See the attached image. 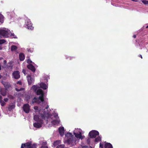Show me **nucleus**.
Wrapping results in <instances>:
<instances>
[{
	"mask_svg": "<svg viewBox=\"0 0 148 148\" xmlns=\"http://www.w3.org/2000/svg\"><path fill=\"white\" fill-rule=\"evenodd\" d=\"M44 95H41L38 97H34L32 99L31 104H34V103L39 104L41 102H43L44 101Z\"/></svg>",
	"mask_w": 148,
	"mask_h": 148,
	"instance_id": "1",
	"label": "nucleus"
},
{
	"mask_svg": "<svg viewBox=\"0 0 148 148\" xmlns=\"http://www.w3.org/2000/svg\"><path fill=\"white\" fill-rule=\"evenodd\" d=\"M47 114H46L45 112H44L43 114H40V117L41 118V119L39 118L40 116L38 115H35L34 117V120L37 122L39 121L40 120H43V119H45L46 118L47 119L48 118L47 116Z\"/></svg>",
	"mask_w": 148,
	"mask_h": 148,
	"instance_id": "2",
	"label": "nucleus"
},
{
	"mask_svg": "<svg viewBox=\"0 0 148 148\" xmlns=\"http://www.w3.org/2000/svg\"><path fill=\"white\" fill-rule=\"evenodd\" d=\"M36 144L34 143L32 144V142L29 141L25 143L22 144L21 148H36Z\"/></svg>",
	"mask_w": 148,
	"mask_h": 148,
	"instance_id": "3",
	"label": "nucleus"
},
{
	"mask_svg": "<svg viewBox=\"0 0 148 148\" xmlns=\"http://www.w3.org/2000/svg\"><path fill=\"white\" fill-rule=\"evenodd\" d=\"M10 30H6V29H0V36H2L5 38H8L10 35L9 32Z\"/></svg>",
	"mask_w": 148,
	"mask_h": 148,
	"instance_id": "4",
	"label": "nucleus"
},
{
	"mask_svg": "<svg viewBox=\"0 0 148 148\" xmlns=\"http://www.w3.org/2000/svg\"><path fill=\"white\" fill-rule=\"evenodd\" d=\"M66 136V137H69L70 138H69L67 139L66 140V142L68 144H71V146H73L72 143L73 142V140L72 138V137H73V135L71 133L69 132L67 133L65 135Z\"/></svg>",
	"mask_w": 148,
	"mask_h": 148,
	"instance_id": "5",
	"label": "nucleus"
},
{
	"mask_svg": "<svg viewBox=\"0 0 148 148\" xmlns=\"http://www.w3.org/2000/svg\"><path fill=\"white\" fill-rule=\"evenodd\" d=\"M99 134V132L97 131L93 130L89 132L88 135L90 138H95Z\"/></svg>",
	"mask_w": 148,
	"mask_h": 148,
	"instance_id": "6",
	"label": "nucleus"
},
{
	"mask_svg": "<svg viewBox=\"0 0 148 148\" xmlns=\"http://www.w3.org/2000/svg\"><path fill=\"white\" fill-rule=\"evenodd\" d=\"M26 27L28 29L31 30L33 29L34 27L32 26V23L30 19H28L26 23Z\"/></svg>",
	"mask_w": 148,
	"mask_h": 148,
	"instance_id": "7",
	"label": "nucleus"
},
{
	"mask_svg": "<svg viewBox=\"0 0 148 148\" xmlns=\"http://www.w3.org/2000/svg\"><path fill=\"white\" fill-rule=\"evenodd\" d=\"M23 109L24 111L26 113H29L30 110V106L27 103L25 104L23 106Z\"/></svg>",
	"mask_w": 148,
	"mask_h": 148,
	"instance_id": "8",
	"label": "nucleus"
},
{
	"mask_svg": "<svg viewBox=\"0 0 148 148\" xmlns=\"http://www.w3.org/2000/svg\"><path fill=\"white\" fill-rule=\"evenodd\" d=\"M43 123V120H40L39 121L33 124L34 126L36 128H40L42 127V125Z\"/></svg>",
	"mask_w": 148,
	"mask_h": 148,
	"instance_id": "9",
	"label": "nucleus"
},
{
	"mask_svg": "<svg viewBox=\"0 0 148 148\" xmlns=\"http://www.w3.org/2000/svg\"><path fill=\"white\" fill-rule=\"evenodd\" d=\"M13 77L16 79L19 78L20 77V72L18 71H14L12 73Z\"/></svg>",
	"mask_w": 148,
	"mask_h": 148,
	"instance_id": "10",
	"label": "nucleus"
},
{
	"mask_svg": "<svg viewBox=\"0 0 148 148\" xmlns=\"http://www.w3.org/2000/svg\"><path fill=\"white\" fill-rule=\"evenodd\" d=\"M27 68L29 69L32 71L33 72H34L36 71L35 67L32 64H29L27 65Z\"/></svg>",
	"mask_w": 148,
	"mask_h": 148,
	"instance_id": "11",
	"label": "nucleus"
},
{
	"mask_svg": "<svg viewBox=\"0 0 148 148\" xmlns=\"http://www.w3.org/2000/svg\"><path fill=\"white\" fill-rule=\"evenodd\" d=\"M59 134L61 136H63L64 133V127H59Z\"/></svg>",
	"mask_w": 148,
	"mask_h": 148,
	"instance_id": "12",
	"label": "nucleus"
},
{
	"mask_svg": "<svg viewBox=\"0 0 148 148\" xmlns=\"http://www.w3.org/2000/svg\"><path fill=\"white\" fill-rule=\"evenodd\" d=\"M27 81L29 84L31 85L33 82V79L31 77L30 75H28L27 77Z\"/></svg>",
	"mask_w": 148,
	"mask_h": 148,
	"instance_id": "13",
	"label": "nucleus"
},
{
	"mask_svg": "<svg viewBox=\"0 0 148 148\" xmlns=\"http://www.w3.org/2000/svg\"><path fill=\"white\" fill-rule=\"evenodd\" d=\"M25 58V55L23 53H21L19 54V59L20 61L24 60Z\"/></svg>",
	"mask_w": 148,
	"mask_h": 148,
	"instance_id": "14",
	"label": "nucleus"
},
{
	"mask_svg": "<svg viewBox=\"0 0 148 148\" xmlns=\"http://www.w3.org/2000/svg\"><path fill=\"white\" fill-rule=\"evenodd\" d=\"M36 94L37 95H44V93L42 90L41 89H38L36 91Z\"/></svg>",
	"mask_w": 148,
	"mask_h": 148,
	"instance_id": "15",
	"label": "nucleus"
},
{
	"mask_svg": "<svg viewBox=\"0 0 148 148\" xmlns=\"http://www.w3.org/2000/svg\"><path fill=\"white\" fill-rule=\"evenodd\" d=\"M105 148H113L112 145L110 143H106L104 145Z\"/></svg>",
	"mask_w": 148,
	"mask_h": 148,
	"instance_id": "16",
	"label": "nucleus"
},
{
	"mask_svg": "<svg viewBox=\"0 0 148 148\" xmlns=\"http://www.w3.org/2000/svg\"><path fill=\"white\" fill-rule=\"evenodd\" d=\"M40 87L43 89L44 90L46 89L47 88V85L44 83H42L40 84Z\"/></svg>",
	"mask_w": 148,
	"mask_h": 148,
	"instance_id": "17",
	"label": "nucleus"
},
{
	"mask_svg": "<svg viewBox=\"0 0 148 148\" xmlns=\"http://www.w3.org/2000/svg\"><path fill=\"white\" fill-rule=\"evenodd\" d=\"M18 49L17 47L14 45H12L11 48V50L12 51H15Z\"/></svg>",
	"mask_w": 148,
	"mask_h": 148,
	"instance_id": "18",
	"label": "nucleus"
},
{
	"mask_svg": "<svg viewBox=\"0 0 148 148\" xmlns=\"http://www.w3.org/2000/svg\"><path fill=\"white\" fill-rule=\"evenodd\" d=\"M4 17L0 13V23L1 24L3 23L4 21Z\"/></svg>",
	"mask_w": 148,
	"mask_h": 148,
	"instance_id": "19",
	"label": "nucleus"
},
{
	"mask_svg": "<svg viewBox=\"0 0 148 148\" xmlns=\"http://www.w3.org/2000/svg\"><path fill=\"white\" fill-rule=\"evenodd\" d=\"M74 135L75 137L77 138H81L82 137V134L81 133L78 134L77 133H74Z\"/></svg>",
	"mask_w": 148,
	"mask_h": 148,
	"instance_id": "20",
	"label": "nucleus"
},
{
	"mask_svg": "<svg viewBox=\"0 0 148 148\" xmlns=\"http://www.w3.org/2000/svg\"><path fill=\"white\" fill-rule=\"evenodd\" d=\"M101 137L99 136H98L95 139V141L96 143H97L101 141Z\"/></svg>",
	"mask_w": 148,
	"mask_h": 148,
	"instance_id": "21",
	"label": "nucleus"
},
{
	"mask_svg": "<svg viewBox=\"0 0 148 148\" xmlns=\"http://www.w3.org/2000/svg\"><path fill=\"white\" fill-rule=\"evenodd\" d=\"M15 106L14 105H10L8 107V110L9 111H10L12 109L14 108Z\"/></svg>",
	"mask_w": 148,
	"mask_h": 148,
	"instance_id": "22",
	"label": "nucleus"
},
{
	"mask_svg": "<svg viewBox=\"0 0 148 148\" xmlns=\"http://www.w3.org/2000/svg\"><path fill=\"white\" fill-rule=\"evenodd\" d=\"M54 125H56V124H58L59 123V122L58 121V120H53L51 122Z\"/></svg>",
	"mask_w": 148,
	"mask_h": 148,
	"instance_id": "23",
	"label": "nucleus"
},
{
	"mask_svg": "<svg viewBox=\"0 0 148 148\" xmlns=\"http://www.w3.org/2000/svg\"><path fill=\"white\" fill-rule=\"evenodd\" d=\"M3 84L4 87L5 88H9L10 86V84H8V82H5Z\"/></svg>",
	"mask_w": 148,
	"mask_h": 148,
	"instance_id": "24",
	"label": "nucleus"
},
{
	"mask_svg": "<svg viewBox=\"0 0 148 148\" xmlns=\"http://www.w3.org/2000/svg\"><path fill=\"white\" fill-rule=\"evenodd\" d=\"M60 142L59 141H55L53 143V145L54 147L56 146L57 145H58Z\"/></svg>",
	"mask_w": 148,
	"mask_h": 148,
	"instance_id": "25",
	"label": "nucleus"
},
{
	"mask_svg": "<svg viewBox=\"0 0 148 148\" xmlns=\"http://www.w3.org/2000/svg\"><path fill=\"white\" fill-rule=\"evenodd\" d=\"M142 2L145 5H148V1L141 0Z\"/></svg>",
	"mask_w": 148,
	"mask_h": 148,
	"instance_id": "26",
	"label": "nucleus"
},
{
	"mask_svg": "<svg viewBox=\"0 0 148 148\" xmlns=\"http://www.w3.org/2000/svg\"><path fill=\"white\" fill-rule=\"evenodd\" d=\"M1 105L2 106H3L5 104V103L2 100H1L0 101Z\"/></svg>",
	"mask_w": 148,
	"mask_h": 148,
	"instance_id": "27",
	"label": "nucleus"
},
{
	"mask_svg": "<svg viewBox=\"0 0 148 148\" xmlns=\"http://www.w3.org/2000/svg\"><path fill=\"white\" fill-rule=\"evenodd\" d=\"M6 40L4 39L0 40V45H1L6 42Z\"/></svg>",
	"mask_w": 148,
	"mask_h": 148,
	"instance_id": "28",
	"label": "nucleus"
},
{
	"mask_svg": "<svg viewBox=\"0 0 148 148\" xmlns=\"http://www.w3.org/2000/svg\"><path fill=\"white\" fill-rule=\"evenodd\" d=\"M64 145H60L58 146L56 148H64Z\"/></svg>",
	"mask_w": 148,
	"mask_h": 148,
	"instance_id": "29",
	"label": "nucleus"
},
{
	"mask_svg": "<svg viewBox=\"0 0 148 148\" xmlns=\"http://www.w3.org/2000/svg\"><path fill=\"white\" fill-rule=\"evenodd\" d=\"M1 94L3 96H5L6 95V92L4 91L2 92H1Z\"/></svg>",
	"mask_w": 148,
	"mask_h": 148,
	"instance_id": "30",
	"label": "nucleus"
},
{
	"mask_svg": "<svg viewBox=\"0 0 148 148\" xmlns=\"http://www.w3.org/2000/svg\"><path fill=\"white\" fill-rule=\"evenodd\" d=\"M27 62L28 63L31 64H30L32 62L30 59H28L27 60Z\"/></svg>",
	"mask_w": 148,
	"mask_h": 148,
	"instance_id": "31",
	"label": "nucleus"
},
{
	"mask_svg": "<svg viewBox=\"0 0 148 148\" xmlns=\"http://www.w3.org/2000/svg\"><path fill=\"white\" fill-rule=\"evenodd\" d=\"M16 84H19L20 85H21L22 84V82L20 81L17 82H16Z\"/></svg>",
	"mask_w": 148,
	"mask_h": 148,
	"instance_id": "32",
	"label": "nucleus"
},
{
	"mask_svg": "<svg viewBox=\"0 0 148 148\" xmlns=\"http://www.w3.org/2000/svg\"><path fill=\"white\" fill-rule=\"evenodd\" d=\"M23 88H21L20 89H18L17 88H16V90L17 91H20L23 90Z\"/></svg>",
	"mask_w": 148,
	"mask_h": 148,
	"instance_id": "33",
	"label": "nucleus"
},
{
	"mask_svg": "<svg viewBox=\"0 0 148 148\" xmlns=\"http://www.w3.org/2000/svg\"><path fill=\"white\" fill-rule=\"evenodd\" d=\"M22 72L25 74V75L26 74V70L25 69H23L22 70Z\"/></svg>",
	"mask_w": 148,
	"mask_h": 148,
	"instance_id": "34",
	"label": "nucleus"
},
{
	"mask_svg": "<svg viewBox=\"0 0 148 148\" xmlns=\"http://www.w3.org/2000/svg\"><path fill=\"white\" fill-rule=\"evenodd\" d=\"M3 63L5 65H7V61L6 60H4Z\"/></svg>",
	"mask_w": 148,
	"mask_h": 148,
	"instance_id": "35",
	"label": "nucleus"
},
{
	"mask_svg": "<svg viewBox=\"0 0 148 148\" xmlns=\"http://www.w3.org/2000/svg\"><path fill=\"white\" fill-rule=\"evenodd\" d=\"M34 109L36 110H37L38 109V107L37 106H35L34 107Z\"/></svg>",
	"mask_w": 148,
	"mask_h": 148,
	"instance_id": "36",
	"label": "nucleus"
},
{
	"mask_svg": "<svg viewBox=\"0 0 148 148\" xmlns=\"http://www.w3.org/2000/svg\"><path fill=\"white\" fill-rule=\"evenodd\" d=\"M9 99L8 98H4V100L5 102H7L8 100Z\"/></svg>",
	"mask_w": 148,
	"mask_h": 148,
	"instance_id": "37",
	"label": "nucleus"
},
{
	"mask_svg": "<svg viewBox=\"0 0 148 148\" xmlns=\"http://www.w3.org/2000/svg\"><path fill=\"white\" fill-rule=\"evenodd\" d=\"M40 148H48L47 146H42Z\"/></svg>",
	"mask_w": 148,
	"mask_h": 148,
	"instance_id": "38",
	"label": "nucleus"
},
{
	"mask_svg": "<svg viewBox=\"0 0 148 148\" xmlns=\"http://www.w3.org/2000/svg\"><path fill=\"white\" fill-rule=\"evenodd\" d=\"M58 116V115L57 114H56L54 116V117H55L56 119H57Z\"/></svg>",
	"mask_w": 148,
	"mask_h": 148,
	"instance_id": "39",
	"label": "nucleus"
},
{
	"mask_svg": "<svg viewBox=\"0 0 148 148\" xmlns=\"http://www.w3.org/2000/svg\"><path fill=\"white\" fill-rule=\"evenodd\" d=\"M100 148H102V143L100 142L99 144Z\"/></svg>",
	"mask_w": 148,
	"mask_h": 148,
	"instance_id": "40",
	"label": "nucleus"
},
{
	"mask_svg": "<svg viewBox=\"0 0 148 148\" xmlns=\"http://www.w3.org/2000/svg\"><path fill=\"white\" fill-rule=\"evenodd\" d=\"M133 37L134 38H136V35H134L133 36Z\"/></svg>",
	"mask_w": 148,
	"mask_h": 148,
	"instance_id": "41",
	"label": "nucleus"
},
{
	"mask_svg": "<svg viewBox=\"0 0 148 148\" xmlns=\"http://www.w3.org/2000/svg\"><path fill=\"white\" fill-rule=\"evenodd\" d=\"M139 57H140L142 59L143 58L142 56V55H139Z\"/></svg>",
	"mask_w": 148,
	"mask_h": 148,
	"instance_id": "42",
	"label": "nucleus"
},
{
	"mask_svg": "<svg viewBox=\"0 0 148 148\" xmlns=\"http://www.w3.org/2000/svg\"><path fill=\"white\" fill-rule=\"evenodd\" d=\"M32 87H33V88H35V87H36V86H35L34 85V86H33Z\"/></svg>",
	"mask_w": 148,
	"mask_h": 148,
	"instance_id": "43",
	"label": "nucleus"
},
{
	"mask_svg": "<svg viewBox=\"0 0 148 148\" xmlns=\"http://www.w3.org/2000/svg\"><path fill=\"white\" fill-rule=\"evenodd\" d=\"M11 36H14V33H13V34L11 33Z\"/></svg>",
	"mask_w": 148,
	"mask_h": 148,
	"instance_id": "44",
	"label": "nucleus"
},
{
	"mask_svg": "<svg viewBox=\"0 0 148 148\" xmlns=\"http://www.w3.org/2000/svg\"><path fill=\"white\" fill-rule=\"evenodd\" d=\"M2 49V47H1V46L0 45V50Z\"/></svg>",
	"mask_w": 148,
	"mask_h": 148,
	"instance_id": "45",
	"label": "nucleus"
},
{
	"mask_svg": "<svg viewBox=\"0 0 148 148\" xmlns=\"http://www.w3.org/2000/svg\"><path fill=\"white\" fill-rule=\"evenodd\" d=\"M2 97L0 95V101L1 100V99H2Z\"/></svg>",
	"mask_w": 148,
	"mask_h": 148,
	"instance_id": "46",
	"label": "nucleus"
},
{
	"mask_svg": "<svg viewBox=\"0 0 148 148\" xmlns=\"http://www.w3.org/2000/svg\"><path fill=\"white\" fill-rule=\"evenodd\" d=\"M48 107H49V106H47L45 108H46V109H47L48 108Z\"/></svg>",
	"mask_w": 148,
	"mask_h": 148,
	"instance_id": "47",
	"label": "nucleus"
},
{
	"mask_svg": "<svg viewBox=\"0 0 148 148\" xmlns=\"http://www.w3.org/2000/svg\"><path fill=\"white\" fill-rule=\"evenodd\" d=\"M2 76L0 75V79H1V78Z\"/></svg>",
	"mask_w": 148,
	"mask_h": 148,
	"instance_id": "48",
	"label": "nucleus"
},
{
	"mask_svg": "<svg viewBox=\"0 0 148 148\" xmlns=\"http://www.w3.org/2000/svg\"><path fill=\"white\" fill-rule=\"evenodd\" d=\"M146 28L147 29L148 28V25L146 27Z\"/></svg>",
	"mask_w": 148,
	"mask_h": 148,
	"instance_id": "49",
	"label": "nucleus"
},
{
	"mask_svg": "<svg viewBox=\"0 0 148 148\" xmlns=\"http://www.w3.org/2000/svg\"><path fill=\"white\" fill-rule=\"evenodd\" d=\"M44 143V144H45V145L47 143L46 142H45Z\"/></svg>",
	"mask_w": 148,
	"mask_h": 148,
	"instance_id": "50",
	"label": "nucleus"
},
{
	"mask_svg": "<svg viewBox=\"0 0 148 148\" xmlns=\"http://www.w3.org/2000/svg\"><path fill=\"white\" fill-rule=\"evenodd\" d=\"M73 57H72V58H70V60H71L72 59H73Z\"/></svg>",
	"mask_w": 148,
	"mask_h": 148,
	"instance_id": "51",
	"label": "nucleus"
},
{
	"mask_svg": "<svg viewBox=\"0 0 148 148\" xmlns=\"http://www.w3.org/2000/svg\"><path fill=\"white\" fill-rule=\"evenodd\" d=\"M14 38H17V37L16 36H15L14 37Z\"/></svg>",
	"mask_w": 148,
	"mask_h": 148,
	"instance_id": "52",
	"label": "nucleus"
},
{
	"mask_svg": "<svg viewBox=\"0 0 148 148\" xmlns=\"http://www.w3.org/2000/svg\"><path fill=\"white\" fill-rule=\"evenodd\" d=\"M102 148H103V146H102Z\"/></svg>",
	"mask_w": 148,
	"mask_h": 148,
	"instance_id": "53",
	"label": "nucleus"
}]
</instances>
